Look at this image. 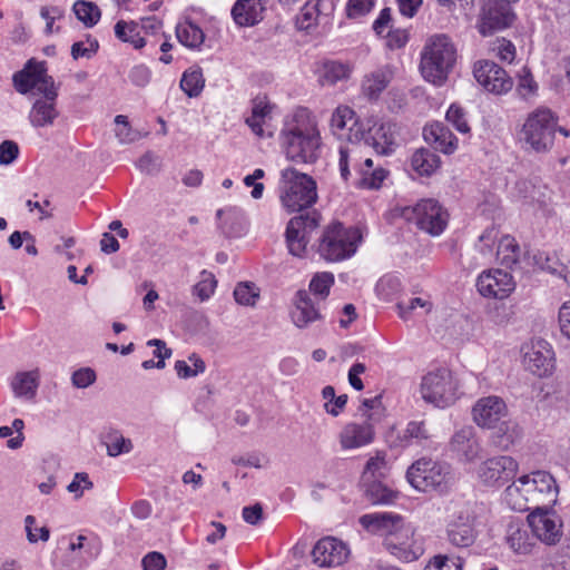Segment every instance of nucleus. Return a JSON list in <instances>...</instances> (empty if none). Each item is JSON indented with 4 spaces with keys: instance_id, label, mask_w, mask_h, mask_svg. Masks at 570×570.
<instances>
[{
    "instance_id": "nucleus-1",
    "label": "nucleus",
    "mask_w": 570,
    "mask_h": 570,
    "mask_svg": "<svg viewBox=\"0 0 570 570\" xmlns=\"http://www.w3.org/2000/svg\"><path fill=\"white\" fill-rule=\"evenodd\" d=\"M14 88L22 95H40L32 102L28 119L33 128L50 127L59 116L58 91L53 79L47 73L45 62L29 60L24 68L13 75Z\"/></svg>"
},
{
    "instance_id": "nucleus-2",
    "label": "nucleus",
    "mask_w": 570,
    "mask_h": 570,
    "mask_svg": "<svg viewBox=\"0 0 570 570\" xmlns=\"http://www.w3.org/2000/svg\"><path fill=\"white\" fill-rule=\"evenodd\" d=\"M281 141L287 159L313 164L321 153V135L315 119L306 108H298L285 122Z\"/></svg>"
},
{
    "instance_id": "nucleus-3",
    "label": "nucleus",
    "mask_w": 570,
    "mask_h": 570,
    "mask_svg": "<svg viewBox=\"0 0 570 570\" xmlns=\"http://www.w3.org/2000/svg\"><path fill=\"white\" fill-rule=\"evenodd\" d=\"M455 61L456 48L452 40L443 33L433 35L428 38L421 51L422 77L435 86H442L448 80Z\"/></svg>"
},
{
    "instance_id": "nucleus-4",
    "label": "nucleus",
    "mask_w": 570,
    "mask_h": 570,
    "mask_svg": "<svg viewBox=\"0 0 570 570\" xmlns=\"http://www.w3.org/2000/svg\"><path fill=\"white\" fill-rule=\"evenodd\" d=\"M558 130L557 118L548 108H537L528 115L521 129L520 139L529 149L537 153H546L553 146ZM560 134L569 136V131L559 128Z\"/></svg>"
},
{
    "instance_id": "nucleus-5",
    "label": "nucleus",
    "mask_w": 570,
    "mask_h": 570,
    "mask_svg": "<svg viewBox=\"0 0 570 570\" xmlns=\"http://www.w3.org/2000/svg\"><path fill=\"white\" fill-rule=\"evenodd\" d=\"M406 480L417 491L446 493L453 482L452 469L446 462L421 458L406 471Z\"/></svg>"
},
{
    "instance_id": "nucleus-6",
    "label": "nucleus",
    "mask_w": 570,
    "mask_h": 570,
    "mask_svg": "<svg viewBox=\"0 0 570 570\" xmlns=\"http://www.w3.org/2000/svg\"><path fill=\"white\" fill-rule=\"evenodd\" d=\"M279 190L282 204L288 212H302L317 199L315 180L294 168L282 170Z\"/></svg>"
},
{
    "instance_id": "nucleus-7",
    "label": "nucleus",
    "mask_w": 570,
    "mask_h": 570,
    "mask_svg": "<svg viewBox=\"0 0 570 570\" xmlns=\"http://www.w3.org/2000/svg\"><path fill=\"white\" fill-rule=\"evenodd\" d=\"M361 240L362 235L357 228L333 223L322 234L318 254L327 262H341L356 253Z\"/></svg>"
},
{
    "instance_id": "nucleus-8",
    "label": "nucleus",
    "mask_w": 570,
    "mask_h": 570,
    "mask_svg": "<svg viewBox=\"0 0 570 570\" xmlns=\"http://www.w3.org/2000/svg\"><path fill=\"white\" fill-rule=\"evenodd\" d=\"M401 215L432 236L441 235L449 222L448 210L432 198L421 199L414 206L404 207Z\"/></svg>"
},
{
    "instance_id": "nucleus-9",
    "label": "nucleus",
    "mask_w": 570,
    "mask_h": 570,
    "mask_svg": "<svg viewBox=\"0 0 570 570\" xmlns=\"http://www.w3.org/2000/svg\"><path fill=\"white\" fill-rule=\"evenodd\" d=\"M459 383L452 372L439 368L422 377L420 392L422 399L438 407L452 405L458 399Z\"/></svg>"
},
{
    "instance_id": "nucleus-10",
    "label": "nucleus",
    "mask_w": 570,
    "mask_h": 570,
    "mask_svg": "<svg viewBox=\"0 0 570 570\" xmlns=\"http://www.w3.org/2000/svg\"><path fill=\"white\" fill-rule=\"evenodd\" d=\"M519 463L510 455H497L482 461L475 470L481 484L488 488H501L513 480Z\"/></svg>"
},
{
    "instance_id": "nucleus-11",
    "label": "nucleus",
    "mask_w": 570,
    "mask_h": 570,
    "mask_svg": "<svg viewBox=\"0 0 570 570\" xmlns=\"http://www.w3.org/2000/svg\"><path fill=\"white\" fill-rule=\"evenodd\" d=\"M517 14L512 8L497 0H485L476 20V29L483 37L492 36L513 26Z\"/></svg>"
},
{
    "instance_id": "nucleus-12",
    "label": "nucleus",
    "mask_w": 570,
    "mask_h": 570,
    "mask_svg": "<svg viewBox=\"0 0 570 570\" xmlns=\"http://www.w3.org/2000/svg\"><path fill=\"white\" fill-rule=\"evenodd\" d=\"M528 522L533 535L546 544H557L562 538V520L551 505L535 504L528 515Z\"/></svg>"
},
{
    "instance_id": "nucleus-13",
    "label": "nucleus",
    "mask_w": 570,
    "mask_h": 570,
    "mask_svg": "<svg viewBox=\"0 0 570 570\" xmlns=\"http://www.w3.org/2000/svg\"><path fill=\"white\" fill-rule=\"evenodd\" d=\"M320 219V214L313 210L295 216L288 222L285 237L292 255L302 257L305 254L311 234L318 227Z\"/></svg>"
},
{
    "instance_id": "nucleus-14",
    "label": "nucleus",
    "mask_w": 570,
    "mask_h": 570,
    "mask_svg": "<svg viewBox=\"0 0 570 570\" xmlns=\"http://www.w3.org/2000/svg\"><path fill=\"white\" fill-rule=\"evenodd\" d=\"M360 523L366 530L385 537L384 540L400 535L410 539L413 535L411 527L406 525L403 518L395 513H368L360 518Z\"/></svg>"
},
{
    "instance_id": "nucleus-15",
    "label": "nucleus",
    "mask_w": 570,
    "mask_h": 570,
    "mask_svg": "<svg viewBox=\"0 0 570 570\" xmlns=\"http://www.w3.org/2000/svg\"><path fill=\"white\" fill-rule=\"evenodd\" d=\"M354 139L364 148L372 147L380 155H387L395 146V125L391 122L368 121L365 129L357 128Z\"/></svg>"
},
{
    "instance_id": "nucleus-16",
    "label": "nucleus",
    "mask_w": 570,
    "mask_h": 570,
    "mask_svg": "<svg viewBox=\"0 0 570 570\" xmlns=\"http://www.w3.org/2000/svg\"><path fill=\"white\" fill-rule=\"evenodd\" d=\"M473 76L487 91L503 95L513 87L512 78L507 71L491 60H479L473 66Z\"/></svg>"
},
{
    "instance_id": "nucleus-17",
    "label": "nucleus",
    "mask_w": 570,
    "mask_h": 570,
    "mask_svg": "<svg viewBox=\"0 0 570 570\" xmlns=\"http://www.w3.org/2000/svg\"><path fill=\"white\" fill-rule=\"evenodd\" d=\"M508 406L503 399L497 395L480 397L472 407L473 422L481 429L494 430L508 417Z\"/></svg>"
},
{
    "instance_id": "nucleus-18",
    "label": "nucleus",
    "mask_w": 570,
    "mask_h": 570,
    "mask_svg": "<svg viewBox=\"0 0 570 570\" xmlns=\"http://www.w3.org/2000/svg\"><path fill=\"white\" fill-rule=\"evenodd\" d=\"M449 449L462 463H472L481 458L482 445L475 429L471 425L462 426L452 435Z\"/></svg>"
},
{
    "instance_id": "nucleus-19",
    "label": "nucleus",
    "mask_w": 570,
    "mask_h": 570,
    "mask_svg": "<svg viewBox=\"0 0 570 570\" xmlns=\"http://www.w3.org/2000/svg\"><path fill=\"white\" fill-rule=\"evenodd\" d=\"M523 364L528 371L539 377L552 374L554 368V353L551 345L544 340H535L525 347Z\"/></svg>"
},
{
    "instance_id": "nucleus-20",
    "label": "nucleus",
    "mask_w": 570,
    "mask_h": 570,
    "mask_svg": "<svg viewBox=\"0 0 570 570\" xmlns=\"http://www.w3.org/2000/svg\"><path fill=\"white\" fill-rule=\"evenodd\" d=\"M521 484L528 485L535 502L542 505H553L557 502L559 487L553 475L547 471H534L520 478Z\"/></svg>"
},
{
    "instance_id": "nucleus-21",
    "label": "nucleus",
    "mask_w": 570,
    "mask_h": 570,
    "mask_svg": "<svg viewBox=\"0 0 570 570\" xmlns=\"http://www.w3.org/2000/svg\"><path fill=\"white\" fill-rule=\"evenodd\" d=\"M347 546L333 537H325L316 542L312 550L313 562L322 568L343 564L348 557Z\"/></svg>"
},
{
    "instance_id": "nucleus-22",
    "label": "nucleus",
    "mask_w": 570,
    "mask_h": 570,
    "mask_svg": "<svg viewBox=\"0 0 570 570\" xmlns=\"http://www.w3.org/2000/svg\"><path fill=\"white\" fill-rule=\"evenodd\" d=\"M476 287L484 297L502 299L514 289L515 283L510 273L502 269H490L478 277Z\"/></svg>"
},
{
    "instance_id": "nucleus-23",
    "label": "nucleus",
    "mask_w": 570,
    "mask_h": 570,
    "mask_svg": "<svg viewBox=\"0 0 570 570\" xmlns=\"http://www.w3.org/2000/svg\"><path fill=\"white\" fill-rule=\"evenodd\" d=\"M375 436L374 424L363 421L362 423L351 422L344 425L338 439L343 450H354L368 445Z\"/></svg>"
},
{
    "instance_id": "nucleus-24",
    "label": "nucleus",
    "mask_w": 570,
    "mask_h": 570,
    "mask_svg": "<svg viewBox=\"0 0 570 570\" xmlns=\"http://www.w3.org/2000/svg\"><path fill=\"white\" fill-rule=\"evenodd\" d=\"M448 540L451 544L459 548H468L473 544L476 533L473 527V520L468 511H459L458 514L448 523Z\"/></svg>"
},
{
    "instance_id": "nucleus-25",
    "label": "nucleus",
    "mask_w": 570,
    "mask_h": 570,
    "mask_svg": "<svg viewBox=\"0 0 570 570\" xmlns=\"http://www.w3.org/2000/svg\"><path fill=\"white\" fill-rule=\"evenodd\" d=\"M393 79V69L385 65L364 75L361 82V92L368 100H377Z\"/></svg>"
},
{
    "instance_id": "nucleus-26",
    "label": "nucleus",
    "mask_w": 570,
    "mask_h": 570,
    "mask_svg": "<svg viewBox=\"0 0 570 570\" xmlns=\"http://www.w3.org/2000/svg\"><path fill=\"white\" fill-rule=\"evenodd\" d=\"M363 146L361 141H350L346 145H342L340 147V158H338V168L341 173V177L344 180H347L351 176V169H353L356 174L361 176L362 169L364 166Z\"/></svg>"
},
{
    "instance_id": "nucleus-27",
    "label": "nucleus",
    "mask_w": 570,
    "mask_h": 570,
    "mask_svg": "<svg viewBox=\"0 0 570 570\" xmlns=\"http://www.w3.org/2000/svg\"><path fill=\"white\" fill-rule=\"evenodd\" d=\"M424 140L435 150L452 154L456 149V138L442 122H433L423 129Z\"/></svg>"
},
{
    "instance_id": "nucleus-28",
    "label": "nucleus",
    "mask_w": 570,
    "mask_h": 570,
    "mask_svg": "<svg viewBox=\"0 0 570 570\" xmlns=\"http://www.w3.org/2000/svg\"><path fill=\"white\" fill-rule=\"evenodd\" d=\"M291 317L298 328H305L311 323L321 318L320 311L315 307V304L306 291H298L296 293Z\"/></svg>"
},
{
    "instance_id": "nucleus-29",
    "label": "nucleus",
    "mask_w": 570,
    "mask_h": 570,
    "mask_svg": "<svg viewBox=\"0 0 570 570\" xmlns=\"http://www.w3.org/2000/svg\"><path fill=\"white\" fill-rule=\"evenodd\" d=\"M40 372L38 368L17 372L10 380V387L18 399L32 400L39 387Z\"/></svg>"
},
{
    "instance_id": "nucleus-30",
    "label": "nucleus",
    "mask_w": 570,
    "mask_h": 570,
    "mask_svg": "<svg viewBox=\"0 0 570 570\" xmlns=\"http://www.w3.org/2000/svg\"><path fill=\"white\" fill-rule=\"evenodd\" d=\"M217 218L220 220L219 227L228 237H240L246 233L247 219L245 213L237 207H229L217 210Z\"/></svg>"
},
{
    "instance_id": "nucleus-31",
    "label": "nucleus",
    "mask_w": 570,
    "mask_h": 570,
    "mask_svg": "<svg viewBox=\"0 0 570 570\" xmlns=\"http://www.w3.org/2000/svg\"><path fill=\"white\" fill-rule=\"evenodd\" d=\"M262 0H237L232 9L234 21L240 27L254 26L263 19Z\"/></svg>"
},
{
    "instance_id": "nucleus-32",
    "label": "nucleus",
    "mask_w": 570,
    "mask_h": 570,
    "mask_svg": "<svg viewBox=\"0 0 570 570\" xmlns=\"http://www.w3.org/2000/svg\"><path fill=\"white\" fill-rule=\"evenodd\" d=\"M273 108L265 96H257L252 100V112L245 118V122L256 136H265L264 126L271 119Z\"/></svg>"
},
{
    "instance_id": "nucleus-33",
    "label": "nucleus",
    "mask_w": 570,
    "mask_h": 570,
    "mask_svg": "<svg viewBox=\"0 0 570 570\" xmlns=\"http://www.w3.org/2000/svg\"><path fill=\"white\" fill-rule=\"evenodd\" d=\"M531 493L528 485L521 484L520 478L512 484L508 485L504 490V501L514 511L524 512L532 511L535 505L534 498H530L528 494Z\"/></svg>"
},
{
    "instance_id": "nucleus-34",
    "label": "nucleus",
    "mask_w": 570,
    "mask_h": 570,
    "mask_svg": "<svg viewBox=\"0 0 570 570\" xmlns=\"http://www.w3.org/2000/svg\"><path fill=\"white\" fill-rule=\"evenodd\" d=\"M409 540L401 535L397 539L390 538L384 540V546L399 560L412 562L423 554V548L417 542L409 543Z\"/></svg>"
},
{
    "instance_id": "nucleus-35",
    "label": "nucleus",
    "mask_w": 570,
    "mask_h": 570,
    "mask_svg": "<svg viewBox=\"0 0 570 570\" xmlns=\"http://www.w3.org/2000/svg\"><path fill=\"white\" fill-rule=\"evenodd\" d=\"M507 543L518 554H529L535 542L528 529L518 523H511L507 531Z\"/></svg>"
},
{
    "instance_id": "nucleus-36",
    "label": "nucleus",
    "mask_w": 570,
    "mask_h": 570,
    "mask_svg": "<svg viewBox=\"0 0 570 570\" xmlns=\"http://www.w3.org/2000/svg\"><path fill=\"white\" fill-rule=\"evenodd\" d=\"M101 442L107 449V454L112 458L127 454L134 449L131 440L125 438L118 429L114 428H108L104 431Z\"/></svg>"
},
{
    "instance_id": "nucleus-37",
    "label": "nucleus",
    "mask_w": 570,
    "mask_h": 570,
    "mask_svg": "<svg viewBox=\"0 0 570 570\" xmlns=\"http://www.w3.org/2000/svg\"><path fill=\"white\" fill-rule=\"evenodd\" d=\"M354 111L347 106H338L332 117H331V129L334 135L338 137H344L345 129L350 130V134L346 135L350 141H353L354 134L357 129L353 127L356 125V120L354 119Z\"/></svg>"
},
{
    "instance_id": "nucleus-38",
    "label": "nucleus",
    "mask_w": 570,
    "mask_h": 570,
    "mask_svg": "<svg viewBox=\"0 0 570 570\" xmlns=\"http://www.w3.org/2000/svg\"><path fill=\"white\" fill-rule=\"evenodd\" d=\"M520 252V246L514 237L510 235L500 237L495 255L501 265L512 268L519 262Z\"/></svg>"
},
{
    "instance_id": "nucleus-39",
    "label": "nucleus",
    "mask_w": 570,
    "mask_h": 570,
    "mask_svg": "<svg viewBox=\"0 0 570 570\" xmlns=\"http://www.w3.org/2000/svg\"><path fill=\"white\" fill-rule=\"evenodd\" d=\"M440 157L429 149L421 148L411 157L412 169L421 176H430L440 167Z\"/></svg>"
},
{
    "instance_id": "nucleus-40",
    "label": "nucleus",
    "mask_w": 570,
    "mask_h": 570,
    "mask_svg": "<svg viewBox=\"0 0 570 570\" xmlns=\"http://www.w3.org/2000/svg\"><path fill=\"white\" fill-rule=\"evenodd\" d=\"M181 90L190 98L198 97L204 87L205 78L199 67H191L184 71L180 79Z\"/></svg>"
},
{
    "instance_id": "nucleus-41",
    "label": "nucleus",
    "mask_w": 570,
    "mask_h": 570,
    "mask_svg": "<svg viewBox=\"0 0 570 570\" xmlns=\"http://www.w3.org/2000/svg\"><path fill=\"white\" fill-rule=\"evenodd\" d=\"M178 41L188 48H198L205 39L203 30L191 21L179 23L176 27Z\"/></svg>"
},
{
    "instance_id": "nucleus-42",
    "label": "nucleus",
    "mask_w": 570,
    "mask_h": 570,
    "mask_svg": "<svg viewBox=\"0 0 570 570\" xmlns=\"http://www.w3.org/2000/svg\"><path fill=\"white\" fill-rule=\"evenodd\" d=\"M115 35L119 40L130 43L135 49H140L147 43V40L138 31V23L134 21H118L115 24Z\"/></svg>"
},
{
    "instance_id": "nucleus-43",
    "label": "nucleus",
    "mask_w": 570,
    "mask_h": 570,
    "mask_svg": "<svg viewBox=\"0 0 570 570\" xmlns=\"http://www.w3.org/2000/svg\"><path fill=\"white\" fill-rule=\"evenodd\" d=\"M497 438L499 439V446L508 449L522 438L521 426L512 420L503 419L499 426H497Z\"/></svg>"
},
{
    "instance_id": "nucleus-44",
    "label": "nucleus",
    "mask_w": 570,
    "mask_h": 570,
    "mask_svg": "<svg viewBox=\"0 0 570 570\" xmlns=\"http://www.w3.org/2000/svg\"><path fill=\"white\" fill-rule=\"evenodd\" d=\"M72 10L77 19L88 28L97 24L101 17L99 7L91 1L77 0L73 3Z\"/></svg>"
},
{
    "instance_id": "nucleus-45",
    "label": "nucleus",
    "mask_w": 570,
    "mask_h": 570,
    "mask_svg": "<svg viewBox=\"0 0 570 570\" xmlns=\"http://www.w3.org/2000/svg\"><path fill=\"white\" fill-rule=\"evenodd\" d=\"M390 466L385 453L377 452L376 455L368 459L364 472V481L381 480L389 473Z\"/></svg>"
},
{
    "instance_id": "nucleus-46",
    "label": "nucleus",
    "mask_w": 570,
    "mask_h": 570,
    "mask_svg": "<svg viewBox=\"0 0 570 570\" xmlns=\"http://www.w3.org/2000/svg\"><path fill=\"white\" fill-rule=\"evenodd\" d=\"M322 1L323 0H309L304 4L296 21L299 30H309L317 24Z\"/></svg>"
},
{
    "instance_id": "nucleus-47",
    "label": "nucleus",
    "mask_w": 570,
    "mask_h": 570,
    "mask_svg": "<svg viewBox=\"0 0 570 570\" xmlns=\"http://www.w3.org/2000/svg\"><path fill=\"white\" fill-rule=\"evenodd\" d=\"M352 68L347 63L328 61L324 63L322 81L327 85H335L338 81L350 78Z\"/></svg>"
},
{
    "instance_id": "nucleus-48",
    "label": "nucleus",
    "mask_w": 570,
    "mask_h": 570,
    "mask_svg": "<svg viewBox=\"0 0 570 570\" xmlns=\"http://www.w3.org/2000/svg\"><path fill=\"white\" fill-rule=\"evenodd\" d=\"M430 434L428 429L425 428L424 422H417L412 421L409 422L405 430L403 431V441L405 442L404 445H424L425 442L429 440Z\"/></svg>"
},
{
    "instance_id": "nucleus-49",
    "label": "nucleus",
    "mask_w": 570,
    "mask_h": 570,
    "mask_svg": "<svg viewBox=\"0 0 570 570\" xmlns=\"http://www.w3.org/2000/svg\"><path fill=\"white\" fill-rule=\"evenodd\" d=\"M365 168L362 169L361 184L366 188H379L386 177L383 168H373V161L370 157L364 158Z\"/></svg>"
},
{
    "instance_id": "nucleus-50",
    "label": "nucleus",
    "mask_w": 570,
    "mask_h": 570,
    "mask_svg": "<svg viewBox=\"0 0 570 570\" xmlns=\"http://www.w3.org/2000/svg\"><path fill=\"white\" fill-rule=\"evenodd\" d=\"M368 482L366 495L373 504H387L394 500V491L384 485L381 480H371Z\"/></svg>"
},
{
    "instance_id": "nucleus-51",
    "label": "nucleus",
    "mask_w": 570,
    "mask_h": 570,
    "mask_svg": "<svg viewBox=\"0 0 570 570\" xmlns=\"http://www.w3.org/2000/svg\"><path fill=\"white\" fill-rule=\"evenodd\" d=\"M383 405H382V396L375 395L371 399H364L362 401L361 406L358 407V412L364 417L365 421L372 422L373 424L381 421L383 416Z\"/></svg>"
},
{
    "instance_id": "nucleus-52",
    "label": "nucleus",
    "mask_w": 570,
    "mask_h": 570,
    "mask_svg": "<svg viewBox=\"0 0 570 570\" xmlns=\"http://www.w3.org/2000/svg\"><path fill=\"white\" fill-rule=\"evenodd\" d=\"M235 301L245 306H255L259 298V288L252 282L238 283L234 289Z\"/></svg>"
},
{
    "instance_id": "nucleus-53",
    "label": "nucleus",
    "mask_w": 570,
    "mask_h": 570,
    "mask_svg": "<svg viewBox=\"0 0 570 570\" xmlns=\"http://www.w3.org/2000/svg\"><path fill=\"white\" fill-rule=\"evenodd\" d=\"M499 239V230L494 226H491L479 236L475 248L483 258L489 259L493 256V246Z\"/></svg>"
},
{
    "instance_id": "nucleus-54",
    "label": "nucleus",
    "mask_w": 570,
    "mask_h": 570,
    "mask_svg": "<svg viewBox=\"0 0 570 570\" xmlns=\"http://www.w3.org/2000/svg\"><path fill=\"white\" fill-rule=\"evenodd\" d=\"M492 53L503 62L511 63L517 56L515 46L505 38H498L491 45Z\"/></svg>"
},
{
    "instance_id": "nucleus-55",
    "label": "nucleus",
    "mask_w": 570,
    "mask_h": 570,
    "mask_svg": "<svg viewBox=\"0 0 570 570\" xmlns=\"http://www.w3.org/2000/svg\"><path fill=\"white\" fill-rule=\"evenodd\" d=\"M375 7V0H348L345 14L348 19L357 20L368 14Z\"/></svg>"
},
{
    "instance_id": "nucleus-56",
    "label": "nucleus",
    "mask_w": 570,
    "mask_h": 570,
    "mask_svg": "<svg viewBox=\"0 0 570 570\" xmlns=\"http://www.w3.org/2000/svg\"><path fill=\"white\" fill-rule=\"evenodd\" d=\"M115 124L116 137L118 138L120 144H131L139 139V134L130 127L127 116H116Z\"/></svg>"
},
{
    "instance_id": "nucleus-57",
    "label": "nucleus",
    "mask_w": 570,
    "mask_h": 570,
    "mask_svg": "<svg viewBox=\"0 0 570 570\" xmlns=\"http://www.w3.org/2000/svg\"><path fill=\"white\" fill-rule=\"evenodd\" d=\"M216 285L215 276L210 272L203 271L200 273V281L194 286V294L200 301H206L214 294Z\"/></svg>"
},
{
    "instance_id": "nucleus-58",
    "label": "nucleus",
    "mask_w": 570,
    "mask_h": 570,
    "mask_svg": "<svg viewBox=\"0 0 570 570\" xmlns=\"http://www.w3.org/2000/svg\"><path fill=\"white\" fill-rule=\"evenodd\" d=\"M334 284V276L332 273H320L316 274L311 283L309 289L315 295H320L322 298L326 297L330 293L331 286Z\"/></svg>"
},
{
    "instance_id": "nucleus-59",
    "label": "nucleus",
    "mask_w": 570,
    "mask_h": 570,
    "mask_svg": "<svg viewBox=\"0 0 570 570\" xmlns=\"http://www.w3.org/2000/svg\"><path fill=\"white\" fill-rule=\"evenodd\" d=\"M446 120L461 134H468L470 131L465 112L455 104L451 105L448 109Z\"/></svg>"
},
{
    "instance_id": "nucleus-60",
    "label": "nucleus",
    "mask_w": 570,
    "mask_h": 570,
    "mask_svg": "<svg viewBox=\"0 0 570 570\" xmlns=\"http://www.w3.org/2000/svg\"><path fill=\"white\" fill-rule=\"evenodd\" d=\"M417 307L424 309V313H429L432 308V303L429 299H424L421 297H414L409 299L407 302H400L397 304L399 314L403 320H407L412 312Z\"/></svg>"
},
{
    "instance_id": "nucleus-61",
    "label": "nucleus",
    "mask_w": 570,
    "mask_h": 570,
    "mask_svg": "<svg viewBox=\"0 0 570 570\" xmlns=\"http://www.w3.org/2000/svg\"><path fill=\"white\" fill-rule=\"evenodd\" d=\"M517 90L522 98H529L535 95L538 90V83L534 81L531 72L525 67L519 75V82Z\"/></svg>"
},
{
    "instance_id": "nucleus-62",
    "label": "nucleus",
    "mask_w": 570,
    "mask_h": 570,
    "mask_svg": "<svg viewBox=\"0 0 570 570\" xmlns=\"http://www.w3.org/2000/svg\"><path fill=\"white\" fill-rule=\"evenodd\" d=\"M424 570H462L460 558L450 559L446 556H435Z\"/></svg>"
},
{
    "instance_id": "nucleus-63",
    "label": "nucleus",
    "mask_w": 570,
    "mask_h": 570,
    "mask_svg": "<svg viewBox=\"0 0 570 570\" xmlns=\"http://www.w3.org/2000/svg\"><path fill=\"white\" fill-rule=\"evenodd\" d=\"M94 487L89 479V475L85 472H78L75 474L73 480L68 484L67 490L75 494L76 499L82 497L85 490H89Z\"/></svg>"
},
{
    "instance_id": "nucleus-64",
    "label": "nucleus",
    "mask_w": 570,
    "mask_h": 570,
    "mask_svg": "<svg viewBox=\"0 0 570 570\" xmlns=\"http://www.w3.org/2000/svg\"><path fill=\"white\" fill-rule=\"evenodd\" d=\"M96 381V373L90 367H82L75 371L71 375V383L77 389H86Z\"/></svg>"
}]
</instances>
